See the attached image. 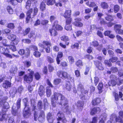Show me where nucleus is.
I'll use <instances>...</instances> for the list:
<instances>
[{
    "label": "nucleus",
    "instance_id": "nucleus-1",
    "mask_svg": "<svg viewBox=\"0 0 123 123\" xmlns=\"http://www.w3.org/2000/svg\"><path fill=\"white\" fill-rule=\"evenodd\" d=\"M51 101L52 105L54 107L58 104L62 106L64 112H70L67 99L62 94L59 92H55Z\"/></svg>",
    "mask_w": 123,
    "mask_h": 123
},
{
    "label": "nucleus",
    "instance_id": "nucleus-2",
    "mask_svg": "<svg viewBox=\"0 0 123 123\" xmlns=\"http://www.w3.org/2000/svg\"><path fill=\"white\" fill-rule=\"evenodd\" d=\"M9 106L8 102L5 103L4 104V107L2 109L1 112L0 114V121H3L4 120H6L7 117H9V115L6 116V113Z\"/></svg>",
    "mask_w": 123,
    "mask_h": 123
},
{
    "label": "nucleus",
    "instance_id": "nucleus-3",
    "mask_svg": "<svg viewBox=\"0 0 123 123\" xmlns=\"http://www.w3.org/2000/svg\"><path fill=\"white\" fill-rule=\"evenodd\" d=\"M21 100L20 98H18L17 101L16 105L15 104H13L12 107V112L14 116H16L18 114V110L20 107Z\"/></svg>",
    "mask_w": 123,
    "mask_h": 123
},
{
    "label": "nucleus",
    "instance_id": "nucleus-4",
    "mask_svg": "<svg viewBox=\"0 0 123 123\" xmlns=\"http://www.w3.org/2000/svg\"><path fill=\"white\" fill-rule=\"evenodd\" d=\"M34 119L35 121H37V119L39 121H43L45 118V114L44 112L43 111H41L40 112L39 116L38 117L37 115V112L35 111L34 113Z\"/></svg>",
    "mask_w": 123,
    "mask_h": 123
},
{
    "label": "nucleus",
    "instance_id": "nucleus-5",
    "mask_svg": "<svg viewBox=\"0 0 123 123\" xmlns=\"http://www.w3.org/2000/svg\"><path fill=\"white\" fill-rule=\"evenodd\" d=\"M110 120L113 122V123L116 122L123 123V119L117 116L115 114H113L111 115Z\"/></svg>",
    "mask_w": 123,
    "mask_h": 123
},
{
    "label": "nucleus",
    "instance_id": "nucleus-6",
    "mask_svg": "<svg viewBox=\"0 0 123 123\" xmlns=\"http://www.w3.org/2000/svg\"><path fill=\"white\" fill-rule=\"evenodd\" d=\"M57 74L59 77L62 79H67L70 80L72 78L70 75H68L67 72H65L58 71L57 73Z\"/></svg>",
    "mask_w": 123,
    "mask_h": 123
},
{
    "label": "nucleus",
    "instance_id": "nucleus-7",
    "mask_svg": "<svg viewBox=\"0 0 123 123\" xmlns=\"http://www.w3.org/2000/svg\"><path fill=\"white\" fill-rule=\"evenodd\" d=\"M29 72L28 73L29 74V75H25L24 77V80L25 81H26L27 83H29L31 82L33 80V75L34 74V72L30 69H29L28 70Z\"/></svg>",
    "mask_w": 123,
    "mask_h": 123
},
{
    "label": "nucleus",
    "instance_id": "nucleus-8",
    "mask_svg": "<svg viewBox=\"0 0 123 123\" xmlns=\"http://www.w3.org/2000/svg\"><path fill=\"white\" fill-rule=\"evenodd\" d=\"M0 52L4 54L7 57H12L11 55L9 54L10 51L6 47H0Z\"/></svg>",
    "mask_w": 123,
    "mask_h": 123
},
{
    "label": "nucleus",
    "instance_id": "nucleus-9",
    "mask_svg": "<svg viewBox=\"0 0 123 123\" xmlns=\"http://www.w3.org/2000/svg\"><path fill=\"white\" fill-rule=\"evenodd\" d=\"M77 87L78 89L80 91L81 94L82 95H81V96L82 97H82L81 98L82 99V100L85 99V97L84 95L86 94V93H87L88 91L84 90L83 86L81 83H80L78 85Z\"/></svg>",
    "mask_w": 123,
    "mask_h": 123
},
{
    "label": "nucleus",
    "instance_id": "nucleus-10",
    "mask_svg": "<svg viewBox=\"0 0 123 123\" xmlns=\"http://www.w3.org/2000/svg\"><path fill=\"white\" fill-rule=\"evenodd\" d=\"M107 115L105 113L102 114L100 116L99 119V123H105V121L106 119ZM113 123V122L110 121H108L107 123Z\"/></svg>",
    "mask_w": 123,
    "mask_h": 123
},
{
    "label": "nucleus",
    "instance_id": "nucleus-11",
    "mask_svg": "<svg viewBox=\"0 0 123 123\" xmlns=\"http://www.w3.org/2000/svg\"><path fill=\"white\" fill-rule=\"evenodd\" d=\"M58 117L57 118V120L58 121H62L63 123L66 122V118L63 113L61 111H59L57 114Z\"/></svg>",
    "mask_w": 123,
    "mask_h": 123
},
{
    "label": "nucleus",
    "instance_id": "nucleus-12",
    "mask_svg": "<svg viewBox=\"0 0 123 123\" xmlns=\"http://www.w3.org/2000/svg\"><path fill=\"white\" fill-rule=\"evenodd\" d=\"M23 117L25 118H27L31 115L30 108L29 107H25L23 112Z\"/></svg>",
    "mask_w": 123,
    "mask_h": 123
},
{
    "label": "nucleus",
    "instance_id": "nucleus-13",
    "mask_svg": "<svg viewBox=\"0 0 123 123\" xmlns=\"http://www.w3.org/2000/svg\"><path fill=\"white\" fill-rule=\"evenodd\" d=\"M8 38L12 41H14L13 43L15 45H17L19 41L18 39H16V36L14 34H12L8 36Z\"/></svg>",
    "mask_w": 123,
    "mask_h": 123
},
{
    "label": "nucleus",
    "instance_id": "nucleus-14",
    "mask_svg": "<svg viewBox=\"0 0 123 123\" xmlns=\"http://www.w3.org/2000/svg\"><path fill=\"white\" fill-rule=\"evenodd\" d=\"M46 45L47 46H51V43L49 41H43L42 43H40L38 44V46L44 49L45 48V45Z\"/></svg>",
    "mask_w": 123,
    "mask_h": 123
},
{
    "label": "nucleus",
    "instance_id": "nucleus-15",
    "mask_svg": "<svg viewBox=\"0 0 123 123\" xmlns=\"http://www.w3.org/2000/svg\"><path fill=\"white\" fill-rule=\"evenodd\" d=\"M47 118L49 123H53L55 119V117L51 113H49L47 115Z\"/></svg>",
    "mask_w": 123,
    "mask_h": 123
},
{
    "label": "nucleus",
    "instance_id": "nucleus-16",
    "mask_svg": "<svg viewBox=\"0 0 123 123\" xmlns=\"http://www.w3.org/2000/svg\"><path fill=\"white\" fill-rule=\"evenodd\" d=\"M71 21V18L66 20L65 29L67 30L70 31L71 30H72L71 26L70 24Z\"/></svg>",
    "mask_w": 123,
    "mask_h": 123
},
{
    "label": "nucleus",
    "instance_id": "nucleus-17",
    "mask_svg": "<svg viewBox=\"0 0 123 123\" xmlns=\"http://www.w3.org/2000/svg\"><path fill=\"white\" fill-rule=\"evenodd\" d=\"M71 14V10H66L65 13L61 15L66 18H69Z\"/></svg>",
    "mask_w": 123,
    "mask_h": 123
},
{
    "label": "nucleus",
    "instance_id": "nucleus-18",
    "mask_svg": "<svg viewBox=\"0 0 123 123\" xmlns=\"http://www.w3.org/2000/svg\"><path fill=\"white\" fill-rule=\"evenodd\" d=\"M81 20L80 18H77L75 19V21L73 23L74 25L77 26L82 27L83 26V24L82 23L80 22L79 21Z\"/></svg>",
    "mask_w": 123,
    "mask_h": 123
},
{
    "label": "nucleus",
    "instance_id": "nucleus-19",
    "mask_svg": "<svg viewBox=\"0 0 123 123\" xmlns=\"http://www.w3.org/2000/svg\"><path fill=\"white\" fill-rule=\"evenodd\" d=\"M100 111V108L98 107H95L92 109L90 112L91 115H93L96 113H98Z\"/></svg>",
    "mask_w": 123,
    "mask_h": 123
},
{
    "label": "nucleus",
    "instance_id": "nucleus-20",
    "mask_svg": "<svg viewBox=\"0 0 123 123\" xmlns=\"http://www.w3.org/2000/svg\"><path fill=\"white\" fill-rule=\"evenodd\" d=\"M32 10H29L27 12V16L26 18V23H28L29 20H30L31 18L32 17V16L31 15V13Z\"/></svg>",
    "mask_w": 123,
    "mask_h": 123
},
{
    "label": "nucleus",
    "instance_id": "nucleus-21",
    "mask_svg": "<svg viewBox=\"0 0 123 123\" xmlns=\"http://www.w3.org/2000/svg\"><path fill=\"white\" fill-rule=\"evenodd\" d=\"M84 105V103L83 101H78L76 104L78 109L80 111H81Z\"/></svg>",
    "mask_w": 123,
    "mask_h": 123
},
{
    "label": "nucleus",
    "instance_id": "nucleus-22",
    "mask_svg": "<svg viewBox=\"0 0 123 123\" xmlns=\"http://www.w3.org/2000/svg\"><path fill=\"white\" fill-rule=\"evenodd\" d=\"M11 83L8 81H6L4 83H3L2 86L4 88L7 89L8 87L11 86Z\"/></svg>",
    "mask_w": 123,
    "mask_h": 123
},
{
    "label": "nucleus",
    "instance_id": "nucleus-23",
    "mask_svg": "<svg viewBox=\"0 0 123 123\" xmlns=\"http://www.w3.org/2000/svg\"><path fill=\"white\" fill-rule=\"evenodd\" d=\"M101 100L99 98H95L92 101V105L93 106L98 105L101 102Z\"/></svg>",
    "mask_w": 123,
    "mask_h": 123
},
{
    "label": "nucleus",
    "instance_id": "nucleus-24",
    "mask_svg": "<svg viewBox=\"0 0 123 123\" xmlns=\"http://www.w3.org/2000/svg\"><path fill=\"white\" fill-rule=\"evenodd\" d=\"M44 89L43 86L41 85L39 88L38 93L41 96H42L45 93Z\"/></svg>",
    "mask_w": 123,
    "mask_h": 123
},
{
    "label": "nucleus",
    "instance_id": "nucleus-25",
    "mask_svg": "<svg viewBox=\"0 0 123 123\" xmlns=\"http://www.w3.org/2000/svg\"><path fill=\"white\" fill-rule=\"evenodd\" d=\"M94 63L99 69L100 70H103V68L101 63L98 61H94Z\"/></svg>",
    "mask_w": 123,
    "mask_h": 123
},
{
    "label": "nucleus",
    "instance_id": "nucleus-26",
    "mask_svg": "<svg viewBox=\"0 0 123 123\" xmlns=\"http://www.w3.org/2000/svg\"><path fill=\"white\" fill-rule=\"evenodd\" d=\"M49 32L51 36L55 37L57 35V33L55 29H49Z\"/></svg>",
    "mask_w": 123,
    "mask_h": 123
},
{
    "label": "nucleus",
    "instance_id": "nucleus-27",
    "mask_svg": "<svg viewBox=\"0 0 123 123\" xmlns=\"http://www.w3.org/2000/svg\"><path fill=\"white\" fill-rule=\"evenodd\" d=\"M63 56V54L62 52H59L58 53L56 58V61L58 64H59L60 62V60L59 59L61 58Z\"/></svg>",
    "mask_w": 123,
    "mask_h": 123
},
{
    "label": "nucleus",
    "instance_id": "nucleus-28",
    "mask_svg": "<svg viewBox=\"0 0 123 123\" xmlns=\"http://www.w3.org/2000/svg\"><path fill=\"white\" fill-rule=\"evenodd\" d=\"M65 87L68 91H70L71 90V88L72 87V85L70 82L67 81L66 82Z\"/></svg>",
    "mask_w": 123,
    "mask_h": 123
},
{
    "label": "nucleus",
    "instance_id": "nucleus-29",
    "mask_svg": "<svg viewBox=\"0 0 123 123\" xmlns=\"http://www.w3.org/2000/svg\"><path fill=\"white\" fill-rule=\"evenodd\" d=\"M17 92V90L15 88H14L11 89L9 92L10 96L13 98L14 96V95Z\"/></svg>",
    "mask_w": 123,
    "mask_h": 123
},
{
    "label": "nucleus",
    "instance_id": "nucleus-30",
    "mask_svg": "<svg viewBox=\"0 0 123 123\" xmlns=\"http://www.w3.org/2000/svg\"><path fill=\"white\" fill-rule=\"evenodd\" d=\"M17 70V68L16 67L11 68L10 70V72L11 75L12 76L14 75L16 73Z\"/></svg>",
    "mask_w": 123,
    "mask_h": 123
},
{
    "label": "nucleus",
    "instance_id": "nucleus-31",
    "mask_svg": "<svg viewBox=\"0 0 123 123\" xmlns=\"http://www.w3.org/2000/svg\"><path fill=\"white\" fill-rule=\"evenodd\" d=\"M29 10H32L31 13V15L32 16V17H34V16L37 15V12H38V9L36 7H35L34 9L33 12V10L32 8L30 9Z\"/></svg>",
    "mask_w": 123,
    "mask_h": 123
},
{
    "label": "nucleus",
    "instance_id": "nucleus-32",
    "mask_svg": "<svg viewBox=\"0 0 123 123\" xmlns=\"http://www.w3.org/2000/svg\"><path fill=\"white\" fill-rule=\"evenodd\" d=\"M46 5L44 3L42 2L40 6V9L42 11H44L46 9Z\"/></svg>",
    "mask_w": 123,
    "mask_h": 123
},
{
    "label": "nucleus",
    "instance_id": "nucleus-33",
    "mask_svg": "<svg viewBox=\"0 0 123 123\" xmlns=\"http://www.w3.org/2000/svg\"><path fill=\"white\" fill-rule=\"evenodd\" d=\"M36 36V35L34 31H31L28 34V36L29 38H35Z\"/></svg>",
    "mask_w": 123,
    "mask_h": 123
},
{
    "label": "nucleus",
    "instance_id": "nucleus-34",
    "mask_svg": "<svg viewBox=\"0 0 123 123\" xmlns=\"http://www.w3.org/2000/svg\"><path fill=\"white\" fill-rule=\"evenodd\" d=\"M105 18L107 21H111L114 20V18L113 16L111 15H108L105 17Z\"/></svg>",
    "mask_w": 123,
    "mask_h": 123
},
{
    "label": "nucleus",
    "instance_id": "nucleus-35",
    "mask_svg": "<svg viewBox=\"0 0 123 123\" xmlns=\"http://www.w3.org/2000/svg\"><path fill=\"white\" fill-rule=\"evenodd\" d=\"M46 89L47 96L48 97H49L51 94V92L50 88L49 87H46Z\"/></svg>",
    "mask_w": 123,
    "mask_h": 123
},
{
    "label": "nucleus",
    "instance_id": "nucleus-36",
    "mask_svg": "<svg viewBox=\"0 0 123 123\" xmlns=\"http://www.w3.org/2000/svg\"><path fill=\"white\" fill-rule=\"evenodd\" d=\"M46 60L48 62L50 63H52L54 62V59L49 56H47Z\"/></svg>",
    "mask_w": 123,
    "mask_h": 123
},
{
    "label": "nucleus",
    "instance_id": "nucleus-37",
    "mask_svg": "<svg viewBox=\"0 0 123 123\" xmlns=\"http://www.w3.org/2000/svg\"><path fill=\"white\" fill-rule=\"evenodd\" d=\"M31 2L30 0H28L26 3L25 8L27 9H29L30 7Z\"/></svg>",
    "mask_w": 123,
    "mask_h": 123
},
{
    "label": "nucleus",
    "instance_id": "nucleus-38",
    "mask_svg": "<svg viewBox=\"0 0 123 123\" xmlns=\"http://www.w3.org/2000/svg\"><path fill=\"white\" fill-rule=\"evenodd\" d=\"M46 1H47V4L48 5H52L55 3V0H44Z\"/></svg>",
    "mask_w": 123,
    "mask_h": 123
},
{
    "label": "nucleus",
    "instance_id": "nucleus-39",
    "mask_svg": "<svg viewBox=\"0 0 123 123\" xmlns=\"http://www.w3.org/2000/svg\"><path fill=\"white\" fill-rule=\"evenodd\" d=\"M100 5L101 7L104 9L107 8L108 7V5L105 2H102Z\"/></svg>",
    "mask_w": 123,
    "mask_h": 123
},
{
    "label": "nucleus",
    "instance_id": "nucleus-40",
    "mask_svg": "<svg viewBox=\"0 0 123 123\" xmlns=\"http://www.w3.org/2000/svg\"><path fill=\"white\" fill-rule=\"evenodd\" d=\"M8 2L10 3L13 6L17 5L18 4L17 1L16 0H7Z\"/></svg>",
    "mask_w": 123,
    "mask_h": 123
},
{
    "label": "nucleus",
    "instance_id": "nucleus-41",
    "mask_svg": "<svg viewBox=\"0 0 123 123\" xmlns=\"http://www.w3.org/2000/svg\"><path fill=\"white\" fill-rule=\"evenodd\" d=\"M60 38L61 40L65 42L68 41L69 40L68 37L65 35L62 36Z\"/></svg>",
    "mask_w": 123,
    "mask_h": 123
},
{
    "label": "nucleus",
    "instance_id": "nucleus-42",
    "mask_svg": "<svg viewBox=\"0 0 123 123\" xmlns=\"http://www.w3.org/2000/svg\"><path fill=\"white\" fill-rule=\"evenodd\" d=\"M116 82L114 80H111L108 83V84L110 86H114L116 84Z\"/></svg>",
    "mask_w": 123,
    "mask_h": 123
},
{
    "label": "nucleus",
    "instance_id": "nucleus-43",
    "mask_svg": "<svg viewBox=\"0 0 123 123\" xmlns=\"http://www.w3.org/2000/svg\"><path fill=\"white\" fill-rule=\"evenodd\" d=\"M86 4L90 7H93L96 6V5L93 2H91L90 3L88 1L86 3Z\"/></svg>",
    "mask_w": 123,
    "mask_h": 123
},
{
    "label": "nucleus",
    "instance_id": "nucleus-44",
    "mask_svg": "<svg viewBox=\"0 0 123 123\" xmlns=\"http://www.w3.org/2000/svg\"><path fill=\"white\" fill-rule=\"evenodd\" d=\"M23 101L25 104V107H29V104L28 101V98H26L23 99Z\"/></svg>",
    "mask_w": 123,
    "mask_h": 123
},
{
    "label": "nucleus",
    "instance_id": "nucleus-45",
    "mask_svg": "<svg viewBox=\"0 0 123 123\" xmlns=\"http://www.w3.org/2000/svg\"><path fill=\"white\" fill-rule=\"evenodd\" d=\"M122 26L120 25H115L114 27V29L116 32H118L119 30L120 29Z\"/></svg>",
    "mask_w": 123,
    "mask_h": 123
},
{
    "label": "nucleus",
    "instance_id": "nucleus-46",
    "mask_svg": "<svg viewBox=\"0 0 123 123\" xmlns=\"http://www.w3.org/2000/svg\"><path fill=\"white\" fill-rule=\"evenodd\" d=\"M61 82V80L60 79H55L54 81V83L55 85L59 84Z\"/></svg>",
    "mask_w": 123,
    "mask_h": 123
},
{
    "label": "nucleus",
    "instance_id": "nucleus-47",
    "mask_svg": "<svg viewBox=\"0 0 123 123\" xmlns=\"http://www.w3.org/2000/svg\"><path fill=\"white\" fill-rule=\"evenodd\" d=\"M7 9L8 12L11 14H12L13 12V11L11 7L8 6L7 7Z\"/></svg>",
    "mask_w": 123,
    "mask_h": 123
},
{
    "label": "nucleus",
    "instance_id": "nucleus-48",
    "mask_svg": "<svg viewBox=\"0 0 123 123\" xmlns=\"http://www.w3.org/2000/svg\"><path fill=\"white\" fill-rule=\"evenodd\" d=\"M43 106L42 102L41 101H39L37 104V107L39 109L42 108Z\"/></svg>",
    "mask_w": 123,
    "mask_h": 123
},
{
    "label": "nucleus",
    "instance_id": "nucleus-49",
    "mask_svg": "<svg viewBox=\"0 0 123 123\" xmlns=\"http://www.w3.org/2000/svg\"><path fill=\"white\" fill-rule=\"evenodd\" d=\"M30 29L29 28H28L26 29L23 31V34L24 36L27 35L30 31Z\"/></svg>",
    "mask_w": 123,
    "mask_h": 123
},
{
    "label": "nucleus",
    "instance_id": "nucleus-50",
    "mask_svg": "<svg viewBox=\"0 0 123 123\" xmlns=\"http://www.w3.org/2000/svg\"><path fill=\"white\" fill-rule=\"evenodd\" d=\"M118 59V57H112L110 59V61L112 62H116Z\"/></svg>",
    "mask_w": 123,
    "mask_h": 123
},
{
    "label": "nucleus",
    "instance_id": "nucleus-51",
    "mask_svg": "<svg viewBox=\"0 0 123 123\" xmlns=\"http://www.w3.org/2000/svg\"><path fill=\"white\" fill-rule=\"evenodd\" d=\"M34 55L37 57H39L41 56V53L37 51H35L33 53Z\"/></svg>",
    "mask_w": 123,
    "mask_h": 123
},
{
    "label": "nucleus",
    "instance_id": "nucleus-52",
    "mask_svg": "<svg viewBox=\"0 0 123 123\" xmlns=\"http://www.w3.org/2000/svg\"><path fill=\"white\" fill-rule=\"evenodd\" d=\"M35 102L34 99H31V104L32 106H33V109L34 111H35V109L36 107V106H35Z\"/></svg>",
    "mask_w": 123,
    "mask_h": 123
},
{
    "label": "nucleus",
    "instance_id": "nucleus-53",
    "mask_svg": "<svg viewBox=\"0 0 123 123\" xmlns=\"http://www.w3.org/2000/svg\"><path fill=\"white\" fill-rule=\"evenodd\" d=\"M7 26L8 28L11 29H13L15 27L14 24L13 23H10L8 24Z\"/></svg>",
    "mask_w": 123,
    "mask_h": 123
},
{
    "label": "nucleus",
    "instance_id": "nucleus-54",
    "mask_svg": "<svg viewBox=\"0 0 123 123\" xmlns=\"http://www.w3.org/2000/svg\"><path fill=\"white\" fill-rule=\"evenodd\" d=\"M114 11L115 13H117L119 10L120 7L117 5L114 6Z\"/></svg>",
    "mask_w": 123,
    "mask_h": 123
},
{
    "label": "nucleus",
    "instance_id": "nucleus-55",
    "mask_svg": "<svg viewBox=\"0 0 123 123\" xmlns=\"http://www.w3.org/2000/svg\"><path fill=\"white\" fill-rule=\"evenodd\" d=\"M105 64L108 66L110 67L112 66V63L110 61L108 60H105Z\"/></svg>",
    "mask_w": 123,
    "mask_h": 123
},
{
    "label": "nucleus",
    "instance_id": "nucleus-56",
    "mask_svg": "<svg viewBox=\"0 0 123 123\" xmlns=\"http://www.w3.org/2000/svg\"><path fill=\"white\" fill-rule=\"evenodd\" d=\"M29 49L33 50L34 51H37L38 48L35 45H31L29 47Z\"/></svg>",
    "mask_w": 123,
    "mask_h": 123
},
{
    "label": "nucleus",
    "instance_id": "nucleus-57",
    "mask_svg": "<svg viewBox=\"0 0 123 123\" xmlns=\"http://www.w3.org/2000/svg\"><path fill=\"white\" fill-rule=\"evenodd\" d=\"M44 105V108L47 107L48 106L49 104L47 101V99L46 98H45L43 100Z\"/></svg>",
    "mask_w": 123,
    "mask_h": 123
},
{
    "label": "nucleus",
    "instance_id": "nucleus-58",
    "mask_svg": "<svg viewBox=\"0 0 123 123\" xmlns=\"http://www.w3.org/2000/svg\"><path fill=\"white\" fill-rule=\"evenodd\" d=\"M68 60L69 62L71 63L72 64L74 62V58L72 56H69L68 58Z\"/></svg>",
    "mask_w": 123,
    "mask_h": 123
},
{
    "label": "nucleus",
    "instance_id": "nucleus-59",
    "mask_svg": "<svg viewBox=\"0 0 123 123\" xmlns=\"http://www.w3.org/2000/svg\"><path fill=\"white\" fill-rule=\"evenodd\" d=\"M76 65L79 67L82 66V61L80 60H78L76 63Z\"/></svg>",
    "mask_w": 123,
    "mask_h": 123
},
{
    "label": "nucleus",
    "instance_id": "nucleus-60",
    "mask_svg": "<svg viewBox=\"0 0 123 123\" xmlns=\"http://www.w3.org/2000/svg\"><path fill=\"white\" fill-rule=\"evenodd\" d=\"M98 118L97 117H94L93 118L92 121L90 122L89 123H97Z\"/></svg>",
    "mask_w": 123,
    "mask_h": 123
},
{
    "label": "nucleus",
    "instance_id": "nucleus-61",
    "mask_svg": "<svg viewBox=\"0 0 123 123\" xmlns=\"http://www.w3.org/2000/svg\"><path fill=\"white\" fill-rule=\"evenodd\" d=\"M99 19L100 21V24L101 25L103 24L105 25L106 24V22L103 18H99Z\"/></svg>",
    "mask_w": 123,
    "mask_h": 123
},
{
    "label": "nucleus",
    "instance_id": "nucleus-62",
    "mask_svg": "<svg viewBox=\"0 0 123 123\" xmlns=\"http://www.w3.org/2000/svg\"><path fill=\"white\" fill-rule=\"evenodd\" d=\"M9 48L13 51H15L16 50V47L14 45H11L9 46Z\"/></svg>",
    "mask_w": 123,
    "mask_h": 123
},
{
    "label": "nucleus",
    "instance_id": "nucleus-63",
    "mask_svg": "<svg viewBox=\"0 0 123 123\" xmlns=\"http://www.w3.org/2000/svg\"><path fill=\"white\" fill-rule=\"evenodd\" d=\"M54 29L57 30H62L63 28L60 25H58L55 26Z\"/></svg>",
    "mask_w": 123,
    "mask_h": 123
},
{
    "label": "nucleus",
    "instance_id": "nucleus-64",
    "mask_svg": "<svg viewBox=\"0 0 123 123\" xmlns=\"http://www.w3.org/2000/svg\"><path fill=\"white\" fill-rule=\"evenodd\" d=\"M24 63L25 66L27 67L30 66L31 65V63L30 61H26Z\"/></svg>",
    "mask_w": 123,
    "mask_h": 123
}]
</instances>
